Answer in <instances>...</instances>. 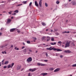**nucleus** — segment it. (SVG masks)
<instances>
[{
    "label": "nucleus",
    "instance_id": "11",
    "mask_svg": "<svg viewBox=\"0 0 76 76\" xmlns=\"http://www.w3.org/2000/svg\"><path fill=\"white\" fill-rule=\"evenodd\" d=\"M60 70V69L57 68L54 70V72H58Z\"/></svg>",
    "mask_w": 76,
    "mask_h": 76
},
{
    "label": "nucleus",
    "instance_id": "43",
    "mask_svg": "<svg viewBox=\"0 0 76 76\" xmlns=\"http://www.w3.org/2000/svg\"><path fill=\"white\" fill-rule=\"evenodd\" d=\"M45 55L46 56V57H48V54H47V53H45Z\"/></svg>",
    "mask_w": 76,
    "mask_h": 76
},
{
    "label": "nucleus",
    "instance_id": "53",
    "mask_svg": "<svg viewBox=\"0 0 76 76\" xmlns=\"http://www.w3.org/2000/svg\"><path fill=\"white\" fill-rule=\"evenodd\" d=\"M13 45H12L11 46V48H13Z\"/></svg>",
    "mask_w": 76,
    "mask_h": 76
},
{
    "label": "nucleus",
    "instance_id": "62",
    "mask_svg": "<svg viewBox=\"0 0 76 76\" xmlns=\"http://www.w3.org/2000/svg\"><path fill=\"white\" fill-rule=\"evenodd\" d=\"M48 35H52V34H49V33H48Z\"/></svg>",
    "mask_w": 76,
    "mask_h": 76
},
{
    "label": "nucleus",
    "instance_id": "6",
    "mask_svg": "<svg viewBox=\"0 0 76 76\" xmlns=\"http://www.w3.org/2000/svg\"><path fill=\"white\" fill-rule=\"evenodd\" d=\"M42 0H39V6L41 7L42 6Z\"/></svg>",
    "mask_w": 76,
    "mask_h": 76
},
{
    "label": "nucleus",
    "instance_id": "35",
    "mask_svg": "<svg viewBox=\"0 0 76 76\" xmlns=\"http://www.w3.org/2000/svg\"><path fill=\"white\" fill-rule=\"evenodd\" d=\"M32 38L33 39H35V40H36L37 39V38L34 37H33Z\"/></svg>",
    "mask_w": 76,
    "mask_h": 76
},
{
    "label": "nucleus",
    "instance_id": "37",
    "mask_svg": "<svg viewBox=\"0 0 76 76\" xmlns=\"http://www.w3.org/2000/svg\"><path fill=\"white\" fill-rule=\"evenodd\" d=\"M56 4H59V3H60V2H59V1H56Z\"/></svg>",
    "mask_w": 76,
    "mask_h": 76
},
{
    "label": "nucleus",
    "instance_id": "46",
    "mask_svg": "<svg viewBox=\"0 0 76 76\" xmlns=\"http://www.w3.org/2000/svg\"><path fill=\"white\" fill-rule=\"evenodd\" d=\"M20 31L19 30H18L17 31V32H18V33H20Z\"/></svg>",
    "mask_w": 76,
    "mask_h": 76
},
{
    "label": "nucleus",
    "instance_id": "29",
    "mask_svg": "<svg viewBox=\"0 0 76 76\" xmlns=\"http://www.w3.org/2000/svg\"><path fill=\"white\" fill-rule=\"evenodd\" d=\"M2 54H6V51H4V52H2Z\"/></svg>",
    "mask_w": 76,
    "mask_h": 76
},
{
    "label": "nucleus",
    "instance_id": "15",
    "mask_svg": "<svg viewBox=\"0 0 76 76\" xmlns=\"http://www.w3.org/2000/svg\"><path fill=\"white\" fill-rule=\"evenodd\" d=\"M20 69V66H18L17 68V70H19Z\"/></svg>",
    "mask_w": 76,
    "mask_h": 76
},
{
    "label": "nucleus",
    "instance_id": "38",
    "mask_svg": "<svg viewBox=\"0 0 76 76\" xmlns=\"http://www.w3.org/2000/svg\"><path fill=\"white\" fill-rule=\"evenodd\" d=\"M30 42H30V41H27V44H30Z\"/></svg>",
    "mask_w": 76,
    "mask_h": 76
},
{
    "label": "nucleus",
    "instance_id": "57",
    "mask_svg": "<svg viewBox=\"0 0 76 76\" xmlns=\"http://www.w3.org/2000/svg\"><path fill=\"white\" fill-rule=\"evenodd\" d=\"M48 29H46V31H48Z\"/></svg>",
    "mask_w": 76,
    "mask_h": 76
},
{
    "label": "nucleus",
    "instance_id": "28",
    "mask_svg": "<svg viewBox=\"0 0 76 76\" xmlns=\"http://www.w3.org/2000/svg\"><path fill=\"white\" fill-rule=\"evenodd\" d=\"M27 2V1H23V3L24 4H26V2Z\"/></svg>",
    "mask_w": 76,
    "mask_h": 76
},
{
    "label": "nucleus",
    "instance_id": "40",
    "mask_svg": "<svg viewBox=\"0 0 76 76\" xmlns=\"http://www.w3.org/2000/svg\"><path fill=\"white\" fill-rule=\"evenodd\" d=\"M28 76H31V73H28Z\"/></svg>",
    "mask_w": 76,
    "mask_h": 76
},
{
    "label": "nucleus",
    "instance_id": "42",
    "mask_svg": "<svg viewBox=\"0 0 76 76\" xmlns=\"http://www.w3.org/2000/svg\"><path fill=\"white\" fill-rule=\"evenodd\" d=\"M7 67V66H4V69H6Z\"/></svg>",
    "mask_w": 76,
    "mask_h": 76
},
{
    "label": "nucleus",
    "instance_id": "20",
    "mask_svg": "<svg viewBox=\"0 0 76 76\" xmlns=\"http://www.w3.org/2000/svg\"><path fill=\"white\" fill-rule=\"evenodd\" d=\"M70 31H65L62 32V33L63 34L64 33H67V34H69V33Z\"/></svg>",
    "mask_w": 76,
    "mask_h": 76
},
{
    "label": "nucleus",
    "instance_id": "54",
    "mask_svg": "<svg viewBox=\"0 0 76 76\" xmlns=\"http://www.w3.org/2000/svg\"><path fill=\"white\" fill-rule=\"evenodd\" d=\"M4 60H3V61H2V63H3L4 62Z\"/></svg>",
    "mask_w": 76,
    "mask_h": 76
},
{
    "label": "nucleus",
    "instance_id": "7",
    "mask_svg": "<svg viewBox=\"0 0 76 76\" xmlns=\"http://www.w3.org/2000/svg\"><path fill=\"white\" fill-rule=\"evenodd\" d=\"M46 39H47V41H49L51 39V38L50 37H48V36H47L46 37Z\"/></svg>",
    "mask_w": 76,
    "mask_h": 76
},
{
    "label": "nucleus",
    "instance_id": "56",
    "mask_svg": "<svg viewBox=\"0 0 76 76\" xmlns=\"http://www.w3.org/2000/svg\"><path fill=\"white\" fill-rule=\"evenodd\" d=\"M16 50H19V48H17L16 49Z\"/></svg>",
    "mask_w": 76,
    "mask_h": 76
},
{
    "label": "nucleus",
    "instance_id": "24",
    "mask_svg": "<svg viewBox=\"0 0 76 76\" xmlns=\"http://www.w3.org/2000/svg\"><path fill=\"white\" fill-rule=\"evenodd\" d=\"M42 25H43V26H45V25H46V24H45V23L44 22H42Z\"/></svg>",
    "mask_w": 76,
    "mask_h": 76
},
{
    "label": "nucleus",
    "instance_id": "12",
    "mask_svg": "<svg viewBox=\"0 0 76 76\" xmlns=\"http://www.w3.org/2000/svg\"><path fill=\"white\" fill-rule=\"evenodd\" d=\"M15 30V28H12L10 30V32H13V31H14Z\"/></svg>",
    "mask_w": 76,
    "mask_h": 76
},
{
    "label": "nucleus",
    "instance_id": "16",
    "mask_svg": "<svg viewBox=\"0 0 76 76\" xmlns=\"http://www.w3.org/2000/svg\"><path fill=\"white\" fill-rule=\"evenodd\" d=\"M50 44H51V45H56V42H54L53 43H50Z\"/></svg>",
    "mask_w": 76,
    "mask_h": 76
},
{
    "label": "nucleus",
    "instance_id": "36",
    "mask_svg": "<svg viewBox=\"0 0 76 76\" xmlns=\"http://www.w3.org/2000/svg\"><path fill=\"white\" fill-rule=\"evenodd\" d=\"M32 2H31L29 4V6H32Z\"/></svg>",
    "mask_w": 76,
    "mask_h": 76
},
{
    "label": "nucleus",
    "instance_id": "63",
    "mask_svg": "<svg viewBox=\"0 0 76 76\" xmlns=\"http://www.w3.org/2000/svg\"><path fill=\"white\" fill-rule=\"evenodd\" d=\"M11 19H13V17H11Z\"/></svg>",
    "mask_w": 76,
    "mask_h": 76
},
{
    "label": "nucleus",
    "instance_id": "25",
    "mask_svg": "<svg viewBox=\"0 0 76 76\" xmlns=\"http://www.w3.org/2000/svg\"><path fill=\"white\" fill-rule=\"evenodd\" d=\"M8 68H10V67L11 68H12V67L11 65H8Z\"/></svg>",
    "mask_w": 76,
    "mask_h": 76
},
{
    "label": "nucleus",
    "instance_id": "50",
    "mask_svg": "<svg viewBox=\"0 0 76 76\" xmlns=\"http://www.w3.org/2000/svg\"><path fill=\"white\" fill-rule=\"evenodd\" d=\"M12 1V0H8V2H10V1Z\"/></svg>",
    "mask_w": 76,
    "mask_h": 76
},
{
    "label": "nucleus",
    "instance_id": "1",
    "mask_svg": "<svg viewBox=\"0 0 76 76\" xmlns=\"http://www.w3.org/2000/svg\"><path fill=\"white\" fill-rule=\"evenodd\" d=\"M46 50H50V51H51V50H54V51H62V50L60 49L56 48L54 47L52 48L51 49H50V48H46Z\"/></svg>",
    "mask_w": 76,
    "mask_h": 76
},
{
    "label": "nucleus",
    "instance_id": "9",
    "mask_svg": "<svg viewBox=\"0 0 76 76\" xmlns=\"http://www.w3.org/2000/svg\"><path fill=\"white\" fill-rule=\"evenodd\" d=\"M64 53H71V51L70 50H65L64 51Z\"/></svg>",
    "mask_w": 76,
    "mask_h": 76
},
{
    "label": "nucleus",
    "instance_id": "5",
    "mask_svg": "<svg viewBox=\"0 0 76 76\" xmlns=\"http://www.w3.org/2000/svg\"><path fill=\"white\" fill-rule=\"evenodd\" d=\"M37 65L38 66H45V64H42L39 63H38L37 64Z\"/></svg>",
    "mask_w": 76,
    "mask_h": 76
},
{
    "label": "nucleus",
    "instance_id": "48",
    "mask_svg": "<svg viewBox=\"0 0 76 76\" xmlns=\"http://www.w3.org/2000/svg\"><path fill=\"white\" fill-rule=\"evenodd\" d=\"M61 58H62V57H63V55H61L60 56Z\"/></svg>",
    "mask_w": 76,
    "mask_h": 76
},
{
    "label": "nucleus",
    "instance_id": "33",
    "mask_svg": "<svg viewBox=\"0 0 76 76\" xmlns=\"http://www.w3.org/2000/svg\"><path fill=\"white\" fill-rule=\"evenodd\" d=\"M45 5L46 7H48V4H47V3H45Z\"/></svg>",
    "mask_w": 76,
    "mask_h": 76
},
{
    "label": "nucleus",
    "instance_id": "2",
    "mask_svg": "<svg viewBox=\"0 0 76 76\" xmlns=\"http://www.w3.org/2000/svg\"><path fill=\"white\" fill-rule=\"evenodd\" d=\"M70 46V42H67L65 44V48H67V47H69Z\"/></svg>",
    "mask_w": 76,
    "mask_h": 76
},
{
    "label": "nucleus",
    "instance_id": "49",
    "mask_svg": "<svg viewBox=\"0 0 76 76\" xmlns=\"http://www.w3.org/2000/svg\"><path fill=\"white\" fill-rule=\"evenodd\" d=\"M48 45H45L44 47H48Z\"/></svg>",
    "mask_w": 76,
    "mask_h": 76
},
{
    "label": "nucleus",
    "instance_id": "8",
    "mask_svg": "<svg viewBox=\"0 0 76 76\" xmlns=\"http://www.w3.org/2000/svg\"><path fill=\"white\" fill-rule=\"evenodd\" d=\"M71 3L72 4V5H76V2L75 1H72L71 2Z\"/></svg>",
    "mask_w": 76,
    "mask_h": 76
},
{
    "label": "nucleus",
    "instance_id": "3",
    "mask_svg": "<svg viewBox=\"0 0 76 76\" xmlns=\"http://www.w3.org/2000/svg\"><path fill=\"white\" fill-rule=\"evenodd\" d=\"M32 60V58L30 57L28 58L27 60V62H30V61H31Z\"/></svg>",
    "mask_w": 76,
    "mask_h": 76
},
{
    "label": "nucleus",
    "instance_id": "22",
    "mask_svg": "<svg viewBox=\"0 0 76 76\" xmlns=\"http://www.w3.org/2000/svg\"><path fill=\"white\" fill-rule=\"evenodd\" d=\"M41 75H47V73H42L41 74Z\"/></svg>",
    "mask_w": 76,
    "mask_h": 76
},
{
    "label": "nucleus",
    "instance_id": "17",
    "mask_svg": "<svg viewBox=\"0 0 76 76\" xmlns=\"http://www.w3.org/2000/svg\"><path fill=\"white\" fill-rule=\"evenodd\" d=\"M19 12V11L18 10H16L13 12L14 13H18Z\"/></svg>",
    "mask_w": 76,
    "mask_h": 76
},
{
    "label": "nucleus",
    "instance_id": "32",
    "mask_svg": "<svg viewBox=\"0 0 76 76\" xmlns=\"http://www.w3.org/2000/svg\"><path fill=\"white\" fill-rule=\"evenodd\" d=\"M72 67H76V64L72 65Z\"/></svg>",
    "mask_w": 76,
    "mask_h": 76
},
{
    "label": "nucleus",
    "instance_id": "61",
    "mask_svg": "<svg viewBox=\"0 0 76 76\" xmlns=\"http://www.w3.org/2000/svg\"><path fill=\"white\" fill-rule=\"evenodd\" d=\"M23 69H24L23 68L22 69H21V71H22L23 70Z\"/></svg>",
    "mask_w": 76,
    "mask_h": 76
},
{
    "label": "nucleus",
    "instance_id": "34",
    "mask_svg": "<svg viewBox=\"0 0 76 76\" xmlns=\"http://www.w3.org/2000/svg\"><path fill=\"white\" fill-rule=\"evenodd\" d=\"M13 66H14V63H12L11 64V67H13Z\"/></svg>",
    "mask_w": 76,
    "mask_h": 76
},
{
    "label": "nucleus",
    "instance_id": "21",
    "mask_svg": "<svg viewBox=\"0 0 76 76\" xmlns=\"http://www.w3.org/2000/svg\"><path fill=\"white\" fill-rule=\"evenodd\" d=\"M8 63H9V61H5V62L4 63V64L6 65V64H8Z\"/></svg>",
    "mask_w": 76,
    "mask_h": 76
},
{
    "label": "nucleus",
    "instance_id": "27",
    "mask_svg": "<svg viewBox=\"0 0 76 76\" xmlns=\"http://www.w3.org/2000/svg\"><path fill=\"white\" fill-rule=\"evenodd\" d=\"M35 70H36V68H34V69H32V72H34V71H35Z\"/></svg>",
    "mask_w": 76,
    "mask_h": 76
},
{
    "label": "nucleus",
    "instance_id": "64",
    "mask_svg": "<svg viewBox=\"0 0 76 76\" xmlns=\"http://www.w3.org/2000/svg\"><path fill=\"white\" fill-rule=\"evenodd\" d=\"M50 48V49H51V48H52V47H50V48Z\"/></svg>",
    "mask_w": 76,
    "mask_h": 76
},
{
    "label": "nucleus",
    "instance_id": "14",
    "mask_svg": "<svg viewBox=\"0 0 76 76\" xmlns=\"http://www.w3.org/2000/svg\"><path fill=\"white\" fill-rule=\"evenodd\" d=\"M6 46H7V44L6 45H3V46H0V48H4V47H6Z\"/></svg>",
    "mask_w": 76,
    "mask_h": 76
},
{
    "label": "nucleus",
    "instance_id": "30",
    "mask_svg": "<svg viewBox=\"0 0 76 76\" xmlns=\"http://www.w3.org/2000/svg\"><path fill=\"white\" fill-rule=\"evenodd\" d=\"M58 44H60L61 45V43H62V42H61V41H60L58 42Z\"/></svg>",
    "mask_w": 76,
    "mask_h": 76
},
{
    "label": "nucleus",
    "instance_id": "26",
    "mask_svg": "<svg viewBox=\"0 0 76 76\" xmlns=\"http://www.w3.org/2000/svg\"><path fill=\"white\" fill-rule=\"evenodd\" d=\"M51 40L52 41H54V38L53 37H52L51 38Z\"/></svg>",
    "mask_w": 76,
    "mask_h": 76
},
{
    "label": "nucleus",
    "instance_id": "13",
    "mask_svg": "<svg viewBox=\"0 0 76 76\" xmlns=\"http://www.w3.org/2000/svg\"><path fill=\"white\" fill-rule=\"evenodd\" d=\"M42 41H43V40H44V41H45L46 40V37H42Z\"/></svg>",
    "mask_w": 76,
    "mask_h": 76
},
{
    "label": "nucleus",
    "instance_id": "41",
    "mask_svg": "<svg viewBox=\"0 0 76 76\" xmlns=\"http://www.w3.org/2000/svg\"><path fill=\"white\" fill-rule=\"evenodd\" d=\"M44 61H45V62H47V61H48V60H44Z\"/></svg>",
    "mask_w": 76,
    "mask_h": 76
},
{
    "label": "nucleus",
    "instance_id": "39",
    "mask_svg": "<svg viewBox=\"0 0 76 76\" xmlns=\"http://www.w3.org/2000/svg\"><path fill=\"white\" fill-rule=\"evenodd\" d=\"M29 52H30V53H32V51L31 49H29Z\"/></svg>",
    "mask_w": 76,
    "mask_h": 76
},
{
    "label": "nucleus",
    "instance_id": "23",
    "mask_svg": "<svg viewBox=\"0 0 76 76\" xmlns=\"http://www.w3.org/2000/svg\"><path fill=\"white\" fill-rule=\"evenodd\" d=\"M54 69L53 68H49V70H50V71H52V70H53Z\"/></svg>",
    "mask_w": 76,
    "mask_h": 76
},
{
    "label": "nucleus",
    "instance_id": "10",
    "mask_svg": "<svg viewBox=\"0 0 76 76\" xmlns=\"http://www.w3.org/2000/svg\"><path fill=\"white\" fill-rule=\"evenodd\" d=\"M34 3H35V6H36L37 7H39L38 4V3H37V2L36 1H35Z\"/></svg>",
    "mask_w": 76,
    "mask_h": 76
},
{
    "label": "nucleus",
    "instance_id": "4",
    "mask_svg": "<svg viewBox=\"0 0 76 76\" xmlns=\"http://www.w3.org/2000/svg\"><path fill=\"white\" fill-rule=\"evenodd\" d=\"M11 20H12L9 18L7 19V23H10V22H11Z\"/></svg>",
    "mask_w": 76,
    "mask_h": 76
},
{
    "label": "nucleus",
    "instance_id": "47",
    "mask_svg": "<svg viewBox=\"0 0 76 76\" xmlns=\"http://www.w3.org/2000/svg\"><path fill=\"white\" fill-rule=\"evenodd\" d=\"M22 5V4H18V5L17 6H21V5Z\"/></svg>",
    "mask_w": 76,
    "mask_h": 76
},
{
    "label": "nucleus",
    "instance_id": "44",
    "mask_svg": "<svg viewBox=\"0 0 76 76\" xmlns=\"http://www.w3.org/2000/svg\"><path fill=\"white\" fill-rule=\"evenodd\" d=\"M24 52H26V49H24Z\"/></svg>",
    "mask_w": 76,
    "mask_h": 76
},
{
    "label": "nucleus",
    "instance_id": "52",
    "mask_svg": "<svg viewBox=\"0 0 76 76\" xmlns=\"http://www.w3.org/2000/svg\"><path fill=\"white\" fill-rule=\"evenodd\" d=\"M24 48H25V47L23 46V47H22V49H23Z\"/></svg>",
    "mask_w": 76,
    "mask_h": 76
},
{
    "label": "nucleus",
    "instance_id": "31",
    "mask_svg": "<svg viewBox=\"0 0 76 76\" xmlns=\"http://www.w3.org/2000/svg\"><path fill=\"white\" fill-rule=\"evenodd\" d=\"M12 12H13V11H10V12H8L9 14H10V15H11L12 14Z\"/></svg>",
    "mask_w": 76,
    "mask_h": 76
},
{
    "label": "nucleus",
    "instance_id": "55",
    "mask_svg": "<svg viewBox=\"0 0 76 76\" xmlns=\"http://www.w3.org/2000/svg\"><path fill=\"white\" fill-rule=\"evenodd\" d=\"M1 66V62H0V67Z\"/></svg>",
    "mask_w": 76,
    "mask_h": 76
},
{
    "label": "nucleus",
    "instance_id": "45",
    "mask_svg": "<svg viewBox=\"0 0 76 76\" xmlns=\"http://www.w3.org/2000/svg\"><path fill=\"white\" fill-rule=\"evenodd\" d=\"M16 15V13H14L13 14V15L14 16H15Z\"/></svg>",
    "mask_w": 76,
    "mask_h": 76
},
{
    "label": "nucleus",
    "instance_id": "58",
    "mask_svg": "<svg viewBox=\"0 0 76 76\" xmlns=\"http://www.w3.org/2000/svg\"><path fill=\"white\" fill-rule=\"evenodd\" d=\"M53 30H51L50 32H51V33H52V32H53Z\"/></svg>",
    "mask_w": 76,
    "mask_h": 76
},
{
    "label": "nucleus",
    "instance_id": "51",
    "mask_svg": "<svg viewBox=\"0 0 76 76\" xmlns=\"http://www.w3.org/2000/svg\"><path fill=\"white\" fill-rule=\"evenodd\" d=\"M29 71H31V72H32V69H29Z\"/></svg>",
    "mask_w": 76,
    "mask_h": 76
},
{
    "label": "nucleus",
    "instance_id": "18",
    "mask_svg": "<svg viewBox=\"0 0 76 76\" xmlns=\"http://www.w3.org/2000/svg\"><path fill=\"white\" fill-rule=\"evenodd\" d=\"M54 56H60V54L59 53H56L55 54V55Z\"/></svg>",
    "mask_w": 76,
    "mask_h": 76
},
{
    "label": "nucleus",
    "instance_id": "60",
    "mask_svg": "<svg viewBox=\"0 0 76 76\" xmlns=\"http://www.w3.org/2000/svg\"><path fill=\"white\" fill-rule=\"evenodd\" d=\"M66 22H68V20H66Z\"/></svg>",
    "mask_w": 76,
    "mask_h": 76
},
{
    "label": "nucleus",
    "instance_id": "19",
    "mask_svg": "<svg viewBox=\"0 0 76 76\" xmlns=\"http://www.w3.org/2000/svg\"><path fill=\"white\" fill-rule=\"evenodd\" d=\"M75 42H76V41H73V42L72 43V45L73 46H75Z\"/></svg>",
    "mask_w": 76,
    "mask_h": 76
},
{
    "label": "nucleus",
    "instance_id": "59",
    "mask_svg": "<svg viewBox=\"0 0 76 76\" xmlns=\"http://www.w3.org/2000/svg\"><path fill=\"white\" fill-rule=\"evenodd\" d=\"M38 47H42V46H41V45H39L38 46Z\"/></svg>",
    "mask_w": 76,
    "mask_h": 76
}]
</instances>
